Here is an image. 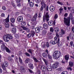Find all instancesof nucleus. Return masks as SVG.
Listing matches in <instances>:
<instances>
[{"instance_id": "nucleus-1", "label": "nucleus", "mask_w": 74, "mask_h": 74, "mask_svg": "<svg viewBox=\"0 0 74 74\" xmlns=\"http://www.w3.org/2000/svg\"><path fill=\"white\" fill-rule=\"evenodd\" d=\"M70 19L71 20V23L72 24L74 23V18H73L72 13H70L69 16L67 18L64 17V22L66 26H69L70 23Z\"/></svg>"}, {"instance_id": "nucleus-2", "label": "nucleus", "mask_w": 74, "mask_h": 74, "mask_svg": "<svg viewBox=\"0 0 74 74\" xmlns=\"http://www.w3.org/2000/svg\"><path fill=\"white\" fill-rule=\"evenodd\" d=\"M3 38L5 42H8L10 40L12 39V36L11 34H8L6 35H4L3 37Z\"/></svg>"}, {"instance_id": "nucleus-3", "label": "nucleus", "mask_w": 74, "mask_h": 74, "mask_svg": "<svg viewBox=\"0 0 74 74\" xmlns=\"http://www.w3.org/2000/svg\"><path fill=\"white\" fill-rule=\"evenodd\" d=\"M61 55V53L59 51H55L53 54V56L56 59H58L60 57Z\"/></svg>"}, {"instance_id": "nucleus-4", "label": "nucleus", "mask_w": 74, "mask_h": 74, "mask_svg": "<svg viewBox=\"0 0 74 74\" xmlns=\"http://www.w3.org/2000/svg\"><path fill=\"white\" fill-rule=\"evenodd\" d=\"M8 65V62L6 61L3 62V64L1 65V67L3 70L4 73H7V69L5 67H7Z\"/></svg>"}, {"instance_id": "nucleus-5", "label": "nucleus", "mask_w": 74, "mask_h": 74, "mask_svg": "<svg viewBox=\"0 0 74 74\" xmlns=\"http://www.w3.org/2000/svg\"><path fill=\"white\" fill-rule=\"evenodd\" d=\"M49 16L48 14V12H47L46 13V14H44L43 16V22H45V20L47 22L49 21Z\"/></svg>"}, {"instance_id": "nucleus-6", "label": "nucleus", "mask_w": 74, "mask_h": 74, "mask_svg": "<svg viewBox=\"0 0 74 74\" xmlns=\"http://www.w3.org/2000/svg\"><path fill=\"white\" fill-rule=\"evenodd\" d=\"M59 66V62L56 61L52 65V67L53 69H56Z\"/></svg>"}, {"instance_id": "nucleus-7", "label": "nucleus", "mask_w": 74, "mask_h": 74, "mask_svg": "<svg viewBox=\"0 0 74 74\" xmlns=\"http://www.w3.org/2000/svg\"><path fill=\"white\" fill-rule=\"evenodd\" d=\"M1 49L2 51H4L5 50L7 52H11V51L7 47L5 46H3V47H2V48Z\"/></svg>"}, {"instance_id": "nucleus-8", "label": "nucleus", "mask_w": 74, "mask_h": 74, "mask_svg": "<svg viewBox=\"0 0 74 74\" xmlns=\"http://www.w3.org/2000/svg\"><path fill=\"white\" fill-rule=\"evenodd\" d=\"M42 29H43V28L41 26L38 27H36L35 29V32L37 33H39L40 32V30H42Z\"/></svg>"}, {"instance_id": "nucleus-9", "label": "nucleus", "mask_w": 74, "mask_h": 74, "mask_svg": "<svg viewBox=\"0 0 74 74\" xmlns=\"http://www.w3.org/2000/svg\"><path fill=\"white\" fill-rule=\"evenodd\" d=\"M57 42H58L57 40H54L53 41L51 40L50 41L49 44H52V45H55L56 44Z\"/></svg>"}, {"instance_id": "nucleus-10", "label": "nucleus", "mask_w": 74, "mask_h": 74, "mask_svg": "<svg viewBox=\"0 0 74 74\" xmlns=\"http://www.w3.org/2000/svg\"><path fill=\"white\" fill-rule=\"evenodd\" d=\"M37 17V14H36L32 18V19L31 21L32 22H34L36 21V18Z\"/></svg>"}, {"instance_id": "nucleus-11", "label": "nucleus", "mask_w": 74, "mask_h": 74, "mask_svg": "<svg viewBox=\"0 0 74 74\" xmlns=\"http://www.w3.org/2000/svg\"><path fill=\"white\" fill-rule=\"evenodd\" d=\"M17 20L18 22H22L23 21V17L22 16H19L18 17Z\"/></svg>"}, {"instance_id": "nucleus-12", "label": "nucleus", "mask_w": 74, "mask_h": 74, "mask_svg": "<svg viewBox=\"0 0 74 74\" xmlns=\"http://www.w3.org/2000/svg\"><path fill=\"white\" fill-rule=\"evenodd\" d=\"M0 44H1L2 45H1V49L3 48V47H4L3 46H4V47H5V45H4V42H3V40H0Z\"/></svg>"}, {"instance_id": "nucleus-13", "label": "nucleus", "mask_w": 74, "mask_h": 74, "mask_svg": "<svg viewBox=\"0 0 74 74\" xmlns=\"http://www.w3.org/2000/svg\"><path fill=\"white\" fill-rule=\"evenodd\" d=\"M47 69L49 71H51L52 70V67L50 66H48L47 67Z\"/></svg>"}, {"instance_id": "nucleus-14", "label": "nucleus", "mask_w": 74, "mask_h": 74, "mask_svg": "<svg viewBox=\"0 0 74 74\" xmlns=\"http://www.w3.org/2000/svg\"><path fill=\"white\" fill-rule=\"evenodd\" d=\"M49 9L50 11L53 12V11H54V10H55V7L52 5L50 7Z\"/></svg>"}, {"instance_id": "nucleus-15", "label": "nucleus", "mask_w": 74, "mask_h": 74, "mask_svg": "<svg viewBox=\"0 0 74 74\" xmlns=\"http://www.w3.org/2000/svg\"><path fill=\"white\" fill-rule=\"evenodd\" d=\"M28 66L31 69H33V65L32 63L30 62L29 63Z\"/></svg>"}, {"instance_id": "nucleus-16", "label": "nucleus", "mask_w": 74, "mask_h": 74, "mask_svg": "<svg viewBox=\"0 0 74 74\" xmlns=\"http://www.w3.org/2000/svg\"><path fill=\"white\" fill-rule=\"evenodd\" d=\"M28 3H29L30 6L31 7H33V5H34V3L32 2H30V0H28Z\"/></svg>"}, {"instance_id": "nucleus-17", "label": "nucleus", "mask_w": 74, "mask_h": 74, "mask_svg": "<svg viewBox=\"0 0 74 74\" xmlns=\"http://www.w3.org/2000/svg\"><path fill=\"white\" fill-rule=\"evenodd\" d=\"M41 70H42V71L45 72V70H46V68L44 66H41Z\"/></svg>"}, {"instance_id": "nucleus-18", "label": "nucleus", "mask_w": 74, "mask_h": 74, "mask_svg": "<svg viewBox=\"0 0 74 74\" xmlns=\"http://www.w3.org/2000/svg\"><path fill=\"white\" fill-rule=\"evenodd\" d=\"M65 59L66 60H68L69 59V55H66L65 56Z\"/></svg>"}, {"instance_id": "nucleus-19", "label": "nucleus", "mask_w": 74, "mask_h": 74, "mask_svg": "<svg viewBox=\"0 0 74 74\" xmlns=\"http://www.w3.org/2000/svg\"><path fill=\"white\" fill-rule=\"evenodd\" d=\"M16 28L15 27L13 28L12 29V32L13 33H16Z\"/></svg>"}, {"instance_id": "nucleus-20", "label": "nucleus", "mask_w": 74, "mask_h": 74, "mask_svg": "<svg viewBox=\"0 0 74 74\" xmlns=\"http://www.w3.org/2000/svg\"><path fill=\"white\" fill-rule=\"evenodd\" d=\"M43 27L45 29H47L48 28V26L47 24H45L43 25Z\"/></svg>"}, {"instance_id": "nucleus-21", "label": "nucleus", "mask_w": 74, "mask_h": 74, "mask_svg": "<svg viewBox=\"0 0 74 74\" xmlns=\"http://www.w3.org/2000/svg\"><path fill=\"white\" fill-rule=\"evenodd\" d=\"M11 22L14 23H15V19L14 18H11L10 19Z\"/></svg>"}, {"instance_id": "nucleus-22", "label": "nucleus", "mask_w": 74, "mask_h": 74, "mask_svg": "<svg viewBox=\"0 0 74 74\" xmlns=\"http://www.w3.org/2000/svg\"><path fill=\"white\" fill-rule=\"evenodd\" d=\"M69 65L70 67H72V66H73L74 65L73 62L72 61L69 62Z\"/></svg>"}, {"instance_id": "nucleus-23", "label": "nucleus", "mask_w": 74, "mask_h": 74, "mask_svg": "<svg viewBox=\"0 0 74 74\" xmlns=\"http://www.w3.org/2000/svg\"><path fill=\"white\" fill-rule=\"evenodd\" d=\"M58 47H62L63 45L62 42H60L58 43Z\"/></svg>"}, {"instance_id": "nucleus-24", "label": "nucleus", "mask_w": 74, "mask_h": 74, "mask_svg": "<svg viewBox=\"0 0 74 74\" xmlns=\"http://www.w3.org/2000/svg\"><path fill=\"white\" fill-rule=\"evenodd\" d=\"M41 5H44V8H45V6H46V5L45 4V2L44 1H42L41 3Z\"/></svg>"}, {"instance_id": "nucleus-25", "label": "nucleus", "mask_w": 74, "mask_h": 74, "mask_svg": "<svg viewBox=\"0 0 74 74\" xmlns=\"http://www.w3.org/2000/svg\"><path fill=\"white\" fill-rule=\"evenodd\" d=\"M54 31L56 33H58V32H59V28L58 27H56L54 29Z\"/></svg>"}, {"instance_id": "nucleus-26", "label": "nucleus", "mask_w": 74, "mask_h": 74, "mask_svg": "<svg viewBox=\"0 0 74 74\" xmlns=\"http://www.w3.org/2000/svg\"><path fill=\"white\" fill-rule=\"evenodd\" d=\"M53 22L52 21H50L48 22V24L49 26H52L53 25Z\"/></svg>"}, {"instance_id": "nucleus-27", "label": "nucleus", "mask_w": 74, "mask_h": 74, "mask_svg": "<svg viewBox=\"0 0 74 74\" xmlns=\"http://www.w3.org/2000/svg\"><path fill=\"white\" fill-rule=\"evenodd\" d=\"M44 5H42L41 6V7L40 8V11H42L44 10Z\"/></svg>"}, {"instance_id": "nucleus-28", "label": "nucleus", "mask_w": 74, "mask_h": 74, "mask_svg": "<svg viewBox=\"0 0 74 74\" xmlns=\"http://www.w3.org/2000/svg\"><path fill=\"white\" fill-rule=\"evenodd\" d=\"M56 36L58 38L59 37H62V36L60 35V34H59V35L58 34V33H56Z\"/></svg>"}, {"instance_id": "nucleus-29", "label": "nucleus", "mask_w": 74, "mask_h": 74, "mask_svg": "<svg viewBox=\"0 0 74 74\" xmlns=\"http://www.w3.org/2000/svg\"><path fill=\"white\" fill-rule=\"evenodd\" d=\"M5 26L6 28H8L10 26V25L8 23H5Z\"/></svg>"}, {"instance_id": "nucleus-30", "label": "nucleus", "mask_w": 74, "mask_h": 74, "mask_svg": "<svg viewBox=\"0 0 74 74\" xmlns=\"http://www.w3.org/2000/svg\"><path fill=\"white\" fill-rule=\"evenodd\" d=\"M33 59H34L35 62H38V60L37 59V58L34 57L33 58Z\"/></svg>"}, {"instance_id": "nucleus-31", "label": "nucleus", "mask_w": 74, "mask_h": 74, "mask_svg": "<svg viewBox=\"0 0 74 74\" xmlns=\"http://www.w3.org/2000/svg\"><path fill=\"white\" fill-rule=\"evenodd\" d=\"M31 34L32 35V37H33L35 34V32L33 31H32Z\"/></svg>"}, {"instance_id": "nucleus-32", "label": "nucleus", "mask_w": 74, "mask_h": 74, "mask_svg": "<svg viewBox=\"0 0 74 74\" xmlns=\"http://www.w3.org/2000/svg\"><path fill=\"white\" fill-rule=\"evenodd\" d=\"M69 36L71 40H73V35H72V34H69Z\"/></svg>"}, {"instance_id": "nucleus-33", "label": "nucleus", "mask_w": 74, "mask_h": 74, "mask_svg": "<svg viewBox=\"0 0 74 74\" xmlns=\"http://www.w3.org/2000/svg\"><path fill=\"white\" fill-rule=\"evenodd\" d=\"M42 56L44 58H47V55L45 53H42Z\"/></svg>"}, {"instance_id": "nucleus-34", "label": "nucleus", "mask_w": 74, "mask_h": 74, "mask_svg": "<svg viewBox=\"0 0 74 74\" xmlns=\"http://www.w3.org/2000/svg\"><path fill=\"white\" fill-rule=\"evenodd\" d=\"M50 31L51 32H52V33H53V32L54 31V30L53 29V28L52 27H51L50 28Z\"/></svg>"}, {"instance_id": "nucleus-35", "label": "nucleus", "mask_w": 74, "mask_h": 74, "mask_svg": "<svg viewBox=\"0 0 74 74\" xmlns=\"http://www.w3.org/2000/svg\"><path fill=\"white\" fill-rule=\"evenodd\" d=\"M47 56L48 57V58H49V59H51L52 57V56L50 55L49 54V53L48 54H47Z\"/></svg>"}, {"instance_id": "nucleus-36", "label": "nucleus", "mask_w": 74, "mask_h": 74, "mask_svg": "<svg viewBox=\"0 0 74 74\" xmlns=\"http://www.w3.org/2000/svg\"><path fill=\"white\" fill-rule=\"evenodd\" d=\"M10 20H9V18H6L5 20V23H8V22H9Z\"/></svg>"}, {"instance_id": "nucleus-37", "label": "nucleus", "mask_w": 74, "mask_h": 74, "mask_svg": "<svg viewBox=\"0 0 74 74\" xmlns=\"http://www.w3.org/2000/svg\"><path fill=\"white\" fill-rule=\"evenodd\" d=\"M26 6L23 7V8L21 10L22 11H26Z\"/></svg>"}, {"instance_id": "nucleus-38", "label": "nucleus", "mask_w": 74, "mask_h": 74, "mask_svg": "<svg viewBox=\"0 0 74 74\" xmlns=\"http://www.w3.org/2000/svg\"><path fill=\"white\" fill-rule=\"evenodd\" d=\"M42 59L47 65V60L44 58H42Z\"/></svg>"}, {"instance_id": "nucleus-39", "label": "nucleus", "mask_w": 74, "mask_h": 74, "mask_svg": "<svg viewBox=\"0 0 74 74\" xmlns=\"http://www.w3.org/2000/svg\"><path fill=\"white\" fill-rule=\"evenodd\" d=\"M27 37L28 38H30L31 37V36H32V34L29 33L27 35Z\"/></svg>"}, {"instance_id": "nucleus-40", "label": "nucleus", "mask_w": 74, "mask_h": 74, "mask_svg": "<svg viewBox=\"0 0 74 74\" xmlns=\"http://www.w3.org/2000/svg\"><path fill=\"white\" fill-rule=\"evenodd\" d=\"M22 26H25L26 25V22H23L21 23Z\"/></svg>"}, {"instance_id": "nucleus-41", "label": "nucleus", "mask_w": 74, "mask_h": 74, "mask_svg": "<svg viewBox=\"0 0 74 74\" xmlns=\"http://www.w3.org/2000/svg\"><path fill=\"white\" fill-rule=\"evenodd\" d=\"M58 14H56L55 15L54 17V19H57V18H58Z\"/></svg>"}, {"instance_id": "nucleus-42", "label": "nucleus", "mask_w": 74, "mask_h": 74, "mask_svg": "<svg viewBox=\"0 0 74 74\" xmlns=\"http://www.w3.org/2000/svg\"><path fill=\"white\" fill-rule=\"evenodd\" d=\"M19 60L20 63L22 64V60L21 59V57H19Z\"/></svg>"}, {"instance_id": "nucleus-43", "label": "nucleus", "mask_w": 74, "mask_h": 74, "mask_svg": "<svg viewBox=\"0 0 74 74\" xmlns=\"http://www.w3.org/2000/svg\"><path fill=\"white\" fill-rule=\"evenodd\" d=\"M8 59L10 62H12V58L10 57H8Z\"/></svg>"}, {"instance_id": "nucleus-44", "label": "nucleus", "mask_w": 74, "mask_h": 74, "mask_svg": "<svg viewBox=\"0 0 74 74\" xmlns=\"http://www.w3.org/2000/svg\"><path fill=\"white\" fill-rule=\"evenodd\" d=\"M11 3H12V5L14 7V8H15L16 7V5H15L14 4V3L13 2L11 1Z\"/></svg>"}, {"instance_id": "nucleus-45", "label": "nucleus", "mask_w": 74, "mask_h": 74, "mask_svg": "<svg viewBox=\"0 0 74 74\" xmlns=\"http://www.w3.org/2000/svg\"><path fill=\"white\" fill-rule=\"evenodd\" d=\"M61 34H65V31L63 29H61Z\"/></svg>"}, {"instance_id": "nucleus-46", "label": "nucleus", "mask_w": 74, "mask_h": 74, "mask_svg": "<svg viewBox=\"0 0 74 74\" xmlns=\"http://www.w3.org/2000/svg\"><path fill=\"white\" fill-rule=\"evenodd\" d=\"M1 16V17H3L4 18V17H5V14H4V13H2Z\"/></svg>"}, {"instance_id": "nucleus-47", "label": "nucleus", "mask_w": 74, "mask_h": 74, "mask_svg": "<svg viewBox=\"0 0 74 74\" xmlns=\"http://www.w3.org/2000/svg\"><path fill=\"white\" fill-rule=\"evenodd\" d=\"M52 35V33L50 32H49L47 34V36Z\"/></svg>"}, {"instance_id": "nucleus-48", "label": "nucleus", "mask_w": 74, "mask_h": 74, "mask_svg": "<svg viewBox=\"0 0 74 74\" xmlns=\"http://www.w3.org/2000/svg\"><path fill=\"white\" fill-rule=\"evenodd\" d=\"M42 33L43 34H45L46 33H47V32L46 31V30H44L42 31Z\"/></svg>"}, {"instance_id": "nucleus-49", "label": "nucleus", "mask_w": 74, "mask_h": 74, "mask_svg": "<svg viewBox=\"0 0 74 74\" xmlns=\"http://www.w3.org/2000/svg\"><path fill=\"white\" fill-rule=\"evenodd\" d=\"M61 74H68V72L67 71H64V72H62Z\"/></svg>"}, {"instance_id": "nucleus-50", "label": "nucleus", "mask_w": 74, "mask_h": 74, "mask_svg": "<svg viewBox=\"0 0 74 74\" xmlns=\"http://www.w3.org/2000/svg\"><path fill=\"white\" fill-rule=\"evenodd\" d=\"M28 70L29 71V73H30L31 74H33V73H34L33 71L32 70H31L30 69H28Z\"/></svg>"}, {"instance_id": "nucleus-51", "label": "nucleus", "mask_w": 74, "mask_h": 74, "mask_svg": "<svg viewBox=\"0 0 74 74\" xmlns=\"http://www.w3.org/2000/svg\"><path fill=\"white\" fill-rule=\"evenodd\" d=\"M46 46L47 47V48L49 47V43L48 42H46Z\"/></svg>"}, {"instance_id": "nucleus-52", "label": "nucleus", "mask_w": 74, "mask_h": 74, "mask_svg": "<svg viewBox=\"0 0 74 74\" xmlns=\"http://www.w3.org/2000/svg\"><path fill=\"white\" fill-rule=\"evenodd\" d=\"M57 3H58V4H60V5H63V4L62 3L60 2L59 1H58L57 2Z\"/></svg>"}, {"instance_id": "nucleus-53", "label": "nucleus", "mask_w": 74, "mask_h": 74, "mask_svg": "<svg viewBox=\"0 0 74 74\" xmlns=\"http://www.w3.org/2000/svg\"><path fill=\"white\" fill-rule=\"evenodd\" d=\"M21 27L23 29V30H26L27 28H26V27H25L24 26H21Z\"/></svg>"}, {"instance_id": "nucleus-54", "label": "nucleus", "mask_w": 74, "mask_h": 74, "mask_svg": "<svg viewBox=\"0 0 74 74\" xmlns=\"http://www.w3.org/2000/svg\"><path fill=\"white\" fill-rule=\"evenodd\" d=\"M25 55H26L27 56H30V55L27 53H25Z\"/></svg>"}, {"instance_id": "nucleus-55", "label": "nucleus", "mask_w": 74, "mask_h": 74, "mask_svg": "<svg viewBox=\"0 0 74 74\" xmlns=\"http://www.w3.org/2000/svg\"><path fill=\"white\" fill-rule=\"evenodd\" d=\"M61 62L63 64H65V61L64 60H62L61 61Z\"/></svg>"}, {"instance_id": "nucleus-56", "label": "nucleus", "mask_w": 74, "mask_h": 74, "mask_svg": "<svg viewBox=\"0 0 74 74\" xmlns=\"http://www.w3.org/2000/svg\"><path fill=\"white\" fill-rule=\"evenodd\" d=\"M49 39H52L53 38V36L52 35H50L48 36Z\"/></svg>"}, {"instance_id": "nucleus-57", "label": "nucleus", "mask_w": 74, "mask_h": 74, "mask_svg": "<svg viewBox=\"0 0 74 74\" xmlns=\"http://www.w3.org/2000/svg\"><path fill=\"white\" fill-rule=\"evenodd\" d=\"M56 70H57V71H61V68H59L56 69Z\"/></svg>"}, {"instance_id": "nucleus-58", "label": "nucleus", "mask_w": 74, "mask_h": 74, "mask_svg": "<svg viewBox=\"0 0 74 74\" xmlns=\"http://www.w3.org/2000/svg\"><path fill=\"white\" fill-rule=\"evenodd\" d=\"M36 2L37 3H38L41 2V0H36Z\"/></svg>"}, {"instance_id": "nucleus-59", "label": "nucleus", "mask_w": 74, "mask_h": 74, "mask_svg": "<svg viewBox=\"0 0 74 74\" xmlns=\"http://www.w3.org/2000/svg\"><path fill=\"white\" fill-rule=\"evenodd\" d=\"M67 70H70V71H72V68L70 67H69L67 68Z\"/></svg>"}, {"instance_id": "nucleus-60", "label": "nucleus", "mask_w": 74, "mask_h": 74, "mask_svg": "<svg viewBox=\"0 0 74 74\" xmlns=\"http://www.w3.org/2000/svg\"><path fill=\"white\" fill-rule=\"evenodd\" d=\"M28 52H29L31 54H32V51L31 50V49H29L28 50Z\"/></svg>"}, {"instance_id": "nucleus-61", "label": "nucleus", "mask_w": 74, "mask_h": 74, "mask_svg": "<svg viewBox=\"0 0 74 74\" xmlns=\"http://www.w3.org/2000/svg\"><path fill=\"white\" fill-rule=\"evenodd\" d=\"M2 8L3 10H4V11L6 10V8H5V6L2 7Z\"/></svg>"}, {"instance_id": "nucleus-62", "label": "nucleus", "mask_w": 74, "mask_h": 74, "mask_svg": "<svg viewBox=\"0 0 74 74\" xmlns=\"http://www.w3.org/2000/svg\"><path fill=\"white\" fill-rule=\"evenodd\" d=\"M26 30L27 33H29V32H30V29H29V28H27Z\"/></svg>"}, {"instance_id": "nucleus-63", "label": "nucleus", "mask_w": 74, "mask_h": 74, "mask_svg": "<svg viewBox=\"0 0 74 74\" xmlns=\"http://www.w3.org/2000/svg\"><path fill=\"white\" fill-rule=\"evenodd\" d=\"M26 60H27L28 61V62H31V60H30V59L29 58L27 59Z\"/></svg>"}, {"instance_id": "nucleus-64", "label": "nucleus", "mask_w": 74, "mask_h": 74, "mask_svg": "<svg viewBox=\"0 0 74 74\" xmlns=\"http://www.w3.org/2000/svg\"><path fill=\"white\" fill-rule=\"evenodd\" d=\"M72 32H73V33H74V27H72Z\"/></svg>"}]
</instances>
